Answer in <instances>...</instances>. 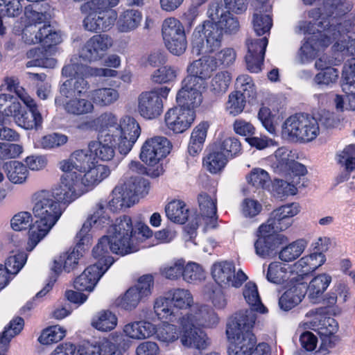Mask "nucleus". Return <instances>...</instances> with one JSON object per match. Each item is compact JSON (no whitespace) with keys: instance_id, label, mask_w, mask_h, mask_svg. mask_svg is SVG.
Segmentation results:
<instances>
[{"instance_id":"nucleus-38","label":"nucleus","mask_w":355,"mask_h":355,"mask_svg":"<svg viewBox=\"0 0 355 355\" xmlns=\"http://www.w3.org/2000/svg\"><path fill=\"white\" fill-rule=\"evenodd\" d=\"M119 3V0H92L83 3L80 6V10L83 13L93 11L107 17L110 15V12H116L112 8Z\"/></svg>"},{"instance_id":"nucleus-16","label":"nucleus","mask_w":355,"mask_h":355,"mask_svg":"<svg viewBox=\"0 0 355 355\" xmlns=\"http://www.w3.org/2000/svg\"><path fill=\"white\" fill-rule=\"evenodd\" d=\"M153 277L150 275L141 277L137 284L130 288L120 299L119 304L125 310H132L151 294Z\"/></svg>"},{"instance_id":"nucleus-54","label":"nucleus","mask_w":355,"mask_h":355,"mask_svg":"<svg viewBox=\"0 0 355 355\" xmlns=\"http://www.w3.org/2000/svg\"><path fill=\"white\" fill-rule=\"evenodd\" d=\"M247 101L248 100L241 95V91L232 92L229 95L226 109L230 114L236 116L243 112Z\"/></svg>"},{"instance_id":"nucleus-53","label":"nucleus","mask_w":355,"mask_h":355,"mask_svg":"<svg viewBox=\"0 0 355 355\" xmlns=\"http://www.w3.org/2000/svg\"><path fill=\"white\" fill-rule=\"evenodd\" d=\"M311 117L316 122L318 135L319 134L320 127L327 130L334 128L337 124L334 114L324 109L318 111Z\"/></svg>"},{"instance_id":"nucleus-23","label":"nucleus","mask_w":355,"mask_h":355,"mask_svg":"<svg viewBox=\"0 0 355 355\" xmlns=\"http://www.w3.org/2000/svg\"><path fill=\"white\" fill-rule=\"evenodd\" d=\"M78 249H73V250L69 254H64L63 256H60L55 259L53 261V266L51 268V270L53 273L51 275L49 281L45 287L38 292L35 297H40L44 296L48 292H49L54 283L56 282L58 275L62 270V266H63V269L69 272L73 270L78 264Z\"/></svg>"},{"instance_id":"nucleus-41","label":"nucleus","mask_w":355,"mask_h":355,"mask_svg":"<svg viewBox=\"0 0 355 355\" xmlns=\"http://www.w3.org/2000/svg\"><path fill=\"white\" fill-rule=\"evenodd\" d=\"M166 214L169 220L174 223L184 224L189 217V209L183 202L174 200L169 202L165 208Z\"/></svg>"},{"instance_id":"nucleus-49","label":"nucleus","mask_w":355,"mask_h":355,"mask_svg":"<svg viewBox=\"0 0 355 355\" xmlns=\"http://www.w3.org/2000/svg\"><path fill=\"white\" fill-rule=\"evenodd\" d=\"M198 201L202 216L213 218L216 216V200L205 193H201L198 195Z\"/></svg>"},{"instance_id":"nucleus-3","label":"nucleus","mask_w":355,"mask_h":355,"mask_svg":"<svg viewBox=\"0 0 355 355\" xmlns=\"http://www.w3.org/2000/svg\"><path fill=\"white\" fill-rule=\"evenodd\" d=\"M108 234L102 236L97 245L93 248L92 254L94 258L107 257L110 251L120 255H125L139 250L135 242V236H130L122 233L108 230Z\"/></svg>"},{"instance_id":"nucleus-14","label":"nucleus","mask_w":355,"mask_h":355,"mask_svg":"<svg viewBox=\"0 0 355 355\" xmlns=\"http://www.w3.org/2000/svg\"><path fill=\"white\" fill-rule=\"evenodd\" d=\"M80 175L76 173L62 175L60 184L53 189L52 196L58 201L70 203L83 195Z\"/></svg>"},{"instance_id":"nucleus-31","label":"nucleus","mask_w":355,"mask_h":355,"mask_svg":"<svg viewBox=\"0 0 355 355\" xmlns=\"http://www.w3.org/2000/svg\"><path fill=\"white\" fill-rule=\"evenodd\" d=\"M55 103L57 106H62L67 113L76 116L91 113L94 110L92 103L85 98H73L64 101L56 97Z\"/></svg>"},{"instance_id":"nucleus-44","label":"nucleus","mask_w":355,"mask_h":355,"mask_svg":"<svg viewBox=\"0 0 355 355\" xmlns=\"http://www.w3.org/2000/svg\"><path fill=\"white\" fill-rule=\"evenodd\" d=\"M97 210L91 216V217L85 221L80 232L77 234V236L80 238V240L84 243V241L88 239L87 235L89 232L92 224L99 225L101 223H105L107 218L103 216L104 214V205L99 202L96 205Z\"/></svg>"},{"instance_id":"nucleus-5","label":"nucleus","mask_w":355,"mask_h":355,"mask_svg":"<svg viewBox=\"0 0 355 355\" xmlns=\"http://www.w3.org/2000/svg\"><path fill=\"white\" fill-rule=\"evenodd\" d=\"M223 28L214 21H205L193 33V52L196 55L211 53L221 46Z\"/></svg>"},{"instance_id":"nucleus-34","label":"nucleus","mask_w":355,"mask_h":355,"mask_svg":"<svg viewBox=\"0 0 355 355\" xmlns=\"http://www.w3.org/2000/svg\"><path fill=\"white\" fill-rule=\"evenodd\" d=\"M243 295L250 308L245 310H241L236 313H243L248 311H252L255 322L257 318L256 312L264 313L266 309L261 303L257 285L251 282H248L244 286Z\"/></svg>"},{"instance_id":"nucleus-43","label":"nucleus","mask_w":355,"mask_h":355,"mask_svg":"<svg viewBox=\"0 0 355 355\" xmlns=\"http://www.w3.org/2000/svg\"><path fill=\"white\" fill-rule=\"evenodd\" d=\"M306 246V241L304 239L293 241L279 252V258L285 262L294 261L302 254Z\"/></svg>"},{"instance_id":"nucleus-7","label":"nucleus","mask_w":355,"mask_h":355,"mask_svg":"<svg viewBox=\"0 0 355 355\" xmlns=\"http://www.w3.org/2000/svg\"><path fill=\"white\" fill-rule=\"evenodd\" d=\"M170 89L167 87H156L142 92L137 97V111L146 119L157 118L163 112V98H166Z\"/></svg>"},{"instance_id":"nucleus-2","label":"nucleus","mask_w":355,"mask_h":355,"mask_svg":"<svg viewBox=\"0 0 355 355\" xmlns=\"http://www.w3.org/2000/svg\"><path fill=\"white\" fill-rule=\"evenodd\" d=\"M254 316L252 311L234 313L227 323L226 334L230 341L228 355H250L256 344L252 331Z\"/></svg>"},{"instance_id":"nucleus-11","label":"nucleus","mask_w":355,"mask_h":355,"mask_svg":"<svg viewBox=\"0 0 355 355\" xmlns=\"http://www.w3.org/2000/svg\"><path fill=\"white\" fill-rule=\"evenodd\" d=\"M97 261L87 267L84 272L79 275L73 282L74 288L81 291H92L101 276L114 263L113 257L95 258Z\"/></svg>"},{"instance_id":"nucleus-21","label":"nucleus","mask_w":355,"mask_h":355,"mask_svg":"<svg viewBox=\"0 0 355 355\" xmlns=\"http://www.w3.org/2000/svg\"><path fill=\"white\" fill-rule=\"evenodd\" d=\"M0 91L9 95L12 104L8 105L4 110L3 114L8 116H16L21 110L22 101V87L20 80L15 76H8L3 78L0 85Z\"/></svg>"},{"instance_id":"nucleus-25","label":"nucleus","mask_w":355,"mask_h":355,"mask_svg":"<svg viewBox=\"0 0 355 355\" xmlns=\"http://www.w3.org/2000/svg\"><path fill=\"white\" fill-rule=\"evenodd\" d=\"M216 70V62L210 56H203L192 62L187 69L188 75L185 77L196 82V84L205 85L206 80L209 78L213 71Z\"/></svg>"},{"instance_id":"nucleus-63","label":"nucleus","mask_w":355,"mask_h":355,"mask_svg":"<svg viewBox=\"0 0 355 355\" xmlns=\"http://www.w3.org/2000/svg\"><path fill=\"white\" fill-rule=\"evenodd\" d=\"M247 181L256 188H265L270 182L268 173L263 169L255 168L247 176Z\"/></svg>"},{"instance_id":"nucleus-40","label":"nucleus","mask_w":355,"mask_h":355,"mask_svg":"<svg viewBox=\"0 0 355 355\" xmlns=\"http://www.w3.org/2000/svg\"><path fill=\"white\" fill-rule=\"evenodd\" d=\"M22 329V319L20 317L13 318L8 327L0 335V355H5L8 345L11 338L21 332Z\"/></svg>"},{"instance_id":"nucleus-33","label":"nucleus","mask_w":355,"mask_h":355,"mask_svg":"<svg viewBox=\"0 0 355 355\" xmlns=\"http://www.w3.org/2000/svg\"><path fill=\"white\" fill-rule=\"evenodd\" d=\"M266 279L268 282L275 284H283L289 280V284L294 283V281H302L303 277L300 275H295V277H291V275L287 269L282 266L279 262H272L269 264Z\"/></svg>"},{"instance_id":"nucleus-52","label":"nucleus","mask_w":355,"mask_h":355,"mask_svg":"<svg viewBox=\"0 0 355 355\" xmlns=\"http://www.w3.org/2000/svg\"><path fill=\"white\" fill-rule=\"evenodd\" d=\"M64 336L65 330L56 325L44 329L38 340L42 345H51L61 340Z\"/></svg>"},{"instance_id":"nucleus-46","label":"nucleus","mask_w":355,"mask_h":355,"mask_svg":"<svg viewBox=\"0 0 355 355\" xmlns=\"http://www.w3.org/2000/svg\"><path fill=\"white\" fill-rule=\"evenodd\" d=\"M331 277L327 274H321L315 277L306 286V291H309V296L311 299H317L326 290Z\"/></svg>"},{"instance_id":"nucleus-10","label":"nucleus","mask_w":355,"mask_h":355,"mask_svg":"<svg viewBox=\"0 0 355 355\" xmlns=\"http://www.w3.org/2000/svg\"><path fill=\"white\" fill-rule=\"evenodd\" d=\"M180 341L186 348L198 350L206 349L211 344L207 334L199 327L190 323L188 318H180Z\"/></svg>"},{"instance_id":"nucleus-48","label":"nucleus","mask_w":355,"mask_h":355,"mask_svg":"<svg viewBox=\"0 0 355 355\" xmlns=\"http://www.w3.org/2000/svg\"><path fill=\"white\" fill-rule=\"evenodd\" d=\"M227 161L223 153L216 149L207 156L204 164L209 172L216 173L225 167Z\"/></svg>"},{"instance_id":"nucleus-8","label":"nucleus","mask_w":355,"mask_h":355,"mask_svg":"<svg viewBox=\"0 0 355 355\" xmlns=\"http://www.w3.org/2000/svg\"><path fill=\"white\" fill-rule=\"evenodd\" d=\"M162 31L166 47L171 53L180 55L185 52L187 40L184 28L179 20L174 17L166 19Z\"/></svg>"},{"instance_id":"nucleus-32","label":"nucleus","mask_w":355,"mask_h":355,"mask_svg":"<svg viewBox=\"0 0 355 355\" xmlns=\"http://www.w3.org/2000/svg\"><path fill=\"white\" fill-rule=\"evenodd\" d=\"M89 88V84L83 77L69 78L60 85L59 97L63 100L73 98L80 96Z\"/></svg>"},{"instance_id":"nucleus-28","label":"nucleus","mask_w":355,"mask_h":355,"mask_svg":"<svg viewBox=\"0 0 355 355\" xmlns=\"http://www.w3.org/2000/svg\"><path fill=\"white\" fill-rule=\"evenodd\" d=\"M88 15L83 20L84 28L92 32L105 31L109 30L117 19L116 12H110V16L99 15L98 12L89 11Z\"/></svg>"},{"instance_id":"nucleus-13","label":"nucleus","mask_w":355,"mask_h":355,"mask_svg":"<svg viewBox=\"0 0 355 355\" xmlns=\"http://www.w3.org/2000/svg\"><path fill=\"white\" fill-rule=\"evenodd\" d=\"M24 38L26 44L41 43L49 48L61 42L60 34L49 24H45L42 26L37 24H25Z\"/></svg>"},{"instance_id":"nucleus-56","label":"nucleus","mask_w":355,"mask_h":355,"mask_svg":"<svg viewBox=\"0 0 355 355\" xmlns=\"http://www.w3.org/2000/svg\"><path fill=\"white\" fill-rule=\"evenodd\" d=\"M237 88L241 92V95L248 101L256 97V92L252 78L248 75H241L236 78Z\"/></svg>"},{"instance_id":"nucleus-57","label":"nucleus","mask_w":355,"mask_h":355,"mask_svg":"<svg viewBox=\"0 0 355 355\" xmlns=\"http://www.w3.org/2000/svg\"><path fill=\"white\" fill-rule=\"evenodd\" d=\"M221 151L223 155L229 159L237 155L241 150V145L240 141L234 137H228L225 139L217 148Z\"/></svg>"},{"instance_id":"nucleus-58","label":"nucleus","mask_w":355,"mask_h":355,"mask_svg":"<svg viewBox=\"0 0 355 355\" xmlns=\"http://www.w3.org/2000/svg\"><path fill=\"white\" fill-rule=\"evenodd\" d=\"M253 28L258 35H262L270 30L272 22L269 15L255 12L253 15Z\"/></svg>"},{"instance_id":"nucleus-30","label":"nucleus","mask_w":355,"mask_h":355,"mask_svg":"<svg viewBox=\"0 0 355 355\" xmlns=\"http://www.w3.org/2000/svg\"><path fill=\"white\" fill-rule=\"evenodd\" d=\"M79 355H123L119 347L114 343L104 340L97 344L89 343L80 346Z\"/></svg>"},{"instance_id":"nucleus-4","label":"nucleus","mask_w":355,"mask_h":355,"mask_svg":"<svg viewBox=\"0 0 355 355\" xmlns=\"http://www.w3.org/2000/svg\"><path fill=\"white\" fill-rule=\"evenodd\" d=\"M148 182L140 176L130 177L123 184L112 191V198L109 201L110 209L116 211L132 206L137 196L148 193Z\"/></svg>"},{"instance_id":"nucleus-50","label":"nucleus","mask_w":355,"mask_h":355,"mask_svg":"<svg viewBox=\"0 0 355 355\" xmlns=\"http://www.w3.org/2000/svg\"><path fill=\"white\" fill-rule=\"evenodd\" d=\"M343 89L355 92V58L347 60L343 69Z\"/></svg>"},{"instance_id":"nucleus-59","label":"nucleus","mask_w":355,"mask_h":355,"mask_svg":"<svg viewBox=\"0 0 355 355\" xmlns=\"http://www.w3.org/2000/svg\"><path fill=\"white\" fill-rule=\"evenodd\" d=\"M71 155L75 162V169L80 172L86 171L94 164L92 155L83 150H76Z\"/></svg>"},{"instance_id":"nucleus-64","label":"nucleus","mask_w":355,"mask_h":355,"mask_svg":"<svg viewBox=\"0 0 355 355\" xmlns=\"http://www.w3.org/2000/svg\"><path fill=\"white\" fill-rule=\"evenodd\" d=\"M109 230L135 236L136 231L133 234L132 220L130 216L123 215L117 218L115 223L110 227Z\"/></svg>"},{"instance_id":"nucleus-29","label":"nucleus","mask_w":355,"mask_h":355,"mask_svg":"<svg viewBox=\"0 0 355 355\" xmlns=\"http://www.w3.org/2000/svg\"><path fill=\"white\" fill-rule=\"evenodd\" d=\"M189 309V312L182 318H188L190 323L196 327L209 326L216 320L214 313L207 305L195 303Z\"/></svg>"},{"instance_id":"nucleus-20","label":"nucleus","mask_w":355,"mask_h":355,"mask_svg":"<svg viewBox=\"0 0 355 355\" xmlns=\"http://www.w3.org/2000/svg\"><path fill=\"white\" fill-rule=\"evenodd\" d=\"M195 112L191 108L175 107L168 110L165 114V123L168 129L175 133H182L193 122Z\"/></svg>"},{"instance_id":"nucleus-17","label":"nucleus","mask_w":355,"mask_h":355,"mask_svg":"<svg viewBox=\"0 0 355 355\" xmlns=\"http://www.w3.org/2000/svg\"><path fill=\"white\" fill-rule=\"evenodd\" d=\"M212 277L220 287H240L247 279V276L239 270L235 273V268L232 263L222 261L215 263L211 269Z\"/></svg>"},{"instance_id":"nucleus-26","label":"nucleus","mask_w":355,"mask_h":355,"mask_svg":"<svg viewBox=\"0 0 355 355\" xmlns=\"http://www.w3.org/2000/svg\"><path fill=\"white\" fill-rule=\"evenodd\" d=\"M267 44L266 37L261 39L247 40L248 53L245 55V62L248 69L251 72L257 73L261 70Z\"/></svg>"},{"instance_id":"nucleus-1","label":"nucleus","mask_w":355,"mask_h":355,"mask_svg":"<svg viewBox=\"0 0 355 355\" xmlns=\"http://www.w3.org/2000/svg\"><path fill=\"white\" fill-rule=\"evenodd\" d=\"M33 212L37 220L29 225L26 250L31 252L47 235L62 215L58 202L49 191H40L32 196Z\"/></svg>"},{"instance_id":"nucleus-12","label":"nucleus","mask_w":355,"mask_h":355,"mask_svg":"<svg viewBox=\"0 0 355 355\" xmlns=\"http://www.w3.org/2000/svg\"><path fill=\"white\" fill-rule=\"evenodd\" d=\"M334 15L331 20L327 21H321L318 24V29L320 32H324L321 35L320 44L323 46H329L333 41L343 40L346 39L347 35H345V33H349L354 24L349 19H345L338 21V17Z\"/></svg>"},{"instance_id":"nucleus-55","label":"nucleus","mask_w":355,"mask_h":355,"mask_svg":"<svg viewBox=\"0 0 355 355\" xmlns=\"http://www.w3.org/2000/svg\"><path fill=\"white\" fill-rule=\"evenodd\" d=\"M338 162L345 166V170L350 173L355 169V146L349 145L345 148L338 155Z\"/></svg>"},{"instance_id":"nucleus-45","label":"nucleus","mask_w":355,"mask_h":355,"mask_svg":"<svg viewBox=\"0 0 355 355\" xmlns=\"http://www.w3.org/2000/svg\"><path fill=\"white\" fill-rule=\"evenodd\" d=\"M141 20L140 12L135 10H128L123 12L118 21L119 29L121 32L132 31L139 25Z\"/></svg>"},{"instance_id":"nucleus-39","label":"nucleus","mask_w":355,"mask_h":355,"mask_svg":"<svg viewBox=\"0 0 355 355\" xmlns=\"http://www.w3.org/2000/svg\"><path fill=\"white\" fill-rule=\"evenodd\" d=\"M89 97L95 104L100 106H107L118 100L119 94L115 89L103 87L92 90Z\"/></svg>"},{"instance_id":"nucleus-37","label":"nucleus","mask_w":355,"mask_h":355,"mask_svg":"<svg viewBox=\"0 0 355 355\" xmlns=\"http://www.w3.org/2000/svg\"><path fill=\"white\" fill-rule=\"evenodd\" d=\"M209 127V123L204 121L193 129L188 146V151L192 156H195L202 150Z\"/></svg>"},{"instance_id":"nucleus-22","label":"nucleus","mask_w":355,"mask_h":355,"mask_svg":"<svg viewBox=\"0 0 355 355\" xmlns=\"http://www.w3.org/2000/svg\"><path fill=\"white\" fill-rule=\"evenodd\" d=\"M186 78L182 82V87L177 94V102L182 107L193 109L198 107L202 101L201 89L205 86L196 84Z\"/></svg>"},{"instance_id":"nucleus-62","label":"nucleus","mask_w":355,"mask_h":355,"mask_svg":"<svg viewBox=\"0 0 355 355\" xmlns=\"http://www.w3.org/2000/svg\"><path fill=\"white\" fill-rule=\"evenodd\" d=\"M338 78V71L333 67H326L314 77V82L318 85H329L336 83Z\"/></svg>"},{"instance_id":"nucleus-47","label":"nucleus","mask_w":355,"mask_h":355,"mask_svg":"<svg viewBox=\"0 0 355 355\" xmlns=\"http://www.w3.org/2000/svg\"><path fill=\"white\" fill-rule=\"evenodd\" d=\"M92 324L99 331H110L116 327L117 318L111 311H102L98 313L97 319L94 320Z\"/></svg>"},{"instance_id":"nucleus-35","label":"nucleus","mask_w":355,"mask_h":355,"mask_svg":"<svg viewBox=\"0 0 355 355\" xmlns=\"http://www.w3.org/2000/svg\"><path fill=\"white\" fill-rule=\"evenodd\" d=\"M24 104L27 107V110H24V129H37L42 124V117L35 101L24 93Z\"/></svg>"},{"instance_id":"nucleus-18","label":"nucleus","mask_w":355,"mask_h":355,"mask_svg":"<svg viewBox=\"0 0 355 355\" xmlns=\"http://www.w3.org/2000/svg\"><path fill=\"white\" fill-rule=\"evenodd\" d=\"M112 45V40L107 35H95L89 38L81 48L79 53L80 58L88 62L99 60Z\"/></svg>"},{"instance_id":"nucleus-60","label":"nucleus","mask_w":355,"mask_h":355,"mask_svg":"<svg viewBox=\"0 0 355 355\" xmlns=\"http://www.w3.org/2000/svg\"><path fill=\"white\" fill-rule=\"evenodd\" d=\"M155 334L158 340L164 343H172L180 338L177 327L168 323H164L156 330Z\"/></svg>"},{"instance_id":"nucleus-51","label":"nucleus","mask_w":355,"mask_h":355,"mask_svg":"<svg viewBox=\"0 0 355 355\" xmlns=\"http://www.w3.org/2000/svg\"><path fill=\"white\" fill-rule=\"evenodd\" d=\"M171 295V302L175 309L190 308L193 304V297L188 290L175 289Z\"/></svg>"},{"instance_id":"nucleus-9","label":"nucleus","mask_w":355,"mask_h":355,"mask_svg":"<svg viewBox=\"0 0 355 355\" xmlns=\"http://www.w3.org/2000/svg\"><path fill=\"white\" fill-rule=\"evenodd\" d=\"M299 211V205L297 203H291L283 205L274 211L270 215L265 224L259 228V232H272L284 231L293 223L292 218Z\"/></svg>"},{"instance_id":"nucleus-6","label":"nucleus","mask_w":355,"mask_h":355,"mask_svg":"<svg viewBox=\"0 0 355 355\" xmlns=\"http://www.w3.org/2000/svg\"><path fill=\"white\" fill-rule=\"evenodd\" d=\"M282 135L293 142H309L318 136L315 121L302 113L289 116L282 125Z\"/></svg>"},{"instance_id":"nucleus-27","label":"nucleus","mask_w":355,"mask_h":355,"mask_svg":"<svg viewBox=\"0 0 355 355\" xmlns=\"http://www.w3.org/2000/svg\"><path fill=\"white\" fill-rule=\"evenodd\" d=\"M306 292V284L302 281H294V283L291 284V287L279 299L281 309L289 311L298 305L304 297Z\"/></svg>"},{"instance_id":"nucleus-19","label":"nucleus","mask_w":355,"mask_h":355,"mask_svg":"<svg viewBox=\"0 0 355 355\" xmlns=\"http://www.w3.org/2000/svg\"><path fill=\"white\" fill-rule=\"evenodd\" d=\"M260 235L254 243L256 254L262 258H272L278 252L280 245L286 244L288 239L282 234L259 232Z\"/></svg>"},{"instance_id":"nucleus-42","label":"nucleus","mask_w":355,"mask_h":355,"mask_svg":"<svg viewBox=\"0 0 355 355\" xmlns=\"http://www.w3.org/2000/svg\"><path fill=\"white\" fill-rule=\"evenodd\" d=\"M231 82V76L227 71H220L211 78L209 89L212 95L220 97L225 94Z\"/></svg>"},{"instance_id":"nucleus-24","label":"nucleus","mask_w":355,"mask_h":355,"mask_svg":"<svg viewBox=\"0 0 355 355\" xmlns=\"http://www.w3.org/2000/svg\"><path fill=\"white\" fill-rule=\"evenodd\" d=\"M115 143L114 131L110 130L105 132L101 131L98 135V141H92L88 144V148L102 161H110L115 155Z\"/></svg>"},{"instance_id":"nucleus-15","label":"nucleus","mask_w":355,"mask_h":355,"mask_svg":"<svg viewBox=\"0 0 355 355\" xmlns=\"http://www.w3.org/2000/svg\"><path fill=\"white\" fill-rule=\"evenodd\" d=\"M141 134V128L135 119L125 116L119 124L114 138H118V149L121 154L126 155L132 149Z\"/></svg>"},{"instance_id":"nucleus-36","label":"nucleus","mask_w":355,"mask_h":355,"mask_svg":"<svg viewBox=\"0 0 355 355\" xmlns=\"http://www.w3.org/2000/svg\"><path fill=\"white\" fill-rule=\"evenodd\" d=\"M83 172L85 173V175L83 177L80 176V183L83 186V193L98 184L110 174L109 168L104 165L95 166L94 164L90 168Z\"/></svg>"},{"instance_id":"nucleus-61","label":"nucleus","mask_w":355,"mask_h":355,"mask_svg":"<svg viewBox=\"0 0 355 355\" xmlns=\"http://www.w3.org/2000/svg\"><path fill=\"white\" fill-rule=\"evenodd\" d=\"M3 265L15 277L22 268V251L21 249L12 250Z\"/></svg>"}]
</instances>
